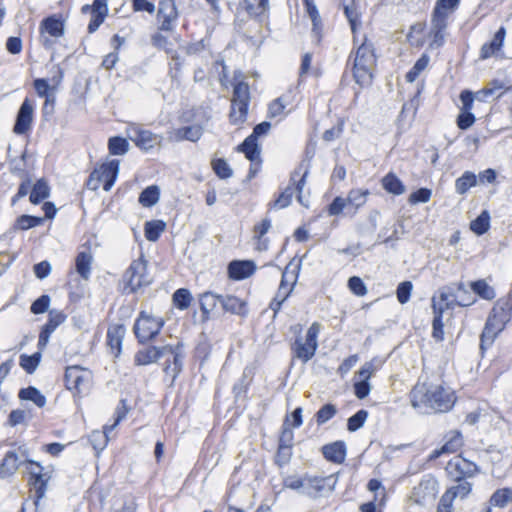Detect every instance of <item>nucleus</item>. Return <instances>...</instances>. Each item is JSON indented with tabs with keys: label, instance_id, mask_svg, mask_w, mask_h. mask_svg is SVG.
I'll use <instances>...</instances> for the list:
<instances>
[{
	"label": "nucleus",
	"instance_id": "f257e3e1",
	"mask_svg": "<svg viewBox=\"0 0 512 512\" xmlns=\"http://www.w3.org/2000/svg\"><path fill=\"white\" fill-rule=\"evenodd\" d=\"M455 400L454 393L439 384L417 383L410 392L412 407L422 413H428V410L448 412L453 408Z\"/></svg>",
	"mask_w": 512,
	"mask_h": 512
},
{
	"label": "nucleus",
	"instance_id": "f03ea898",
	"mask_svg": "<svg viewBox=\"0 0 512 512\" xmlns=\"http://www.w3.org/2000/svg\"><path fill=\"white\" fill-rule=\"evenodd\" d=\"M166 354L173 358V365L167 364L163 367L166 377L170 378V384H173L183 369L185 353L183 344L177 342L176 345L167 344L164 346H148L139 350L134 356V362L138 366L148 365L162 359Z\"/></svg>",
	"mask_w": 512,
	"mask_h": 512
},
{
	"label": "nucleus",
	"instance_id": "7ed1b4c3",
	"mask_svg": "<svg viewBox=\"0 0 512 512\" xmlns=\"http://www.w3.org/2000/svg\"><path fill=\"white\" fill-rule=\"evenodd\" d=\"M353 60L352 72L355 82L361 87H367L372 84L373 73L377 63V56L372 42L366 38L352 51L348 58V64Z\"/></svg>",
	"mask_w": 512,
	"mask_h": 512
},
{
	"label": "nucleus",
	"instance_id": "20e7f679",
	"mask_svg": "<svg viewBox=\"0 0 512 512\" xmlns=\"http://www.w3.org/2000/svg\"><path fill=\"white\" fill-rule=\"evenodd\" d=\"M512 316V296L507 295L500 298L494 304V307L486 321L485 327L480 338V347L492 345L496 336L505 328Z\"/></svg>",
	"mask_w": 512,
	"mask_h": 512
},
{
	"label": "nucleus",
	"instance_id": "39448f33",
	"mask_svg": "<svg viewBox=\"0 0 512 512\" xmlns=\"http://www.w3.org/2000/svg\"><path fill=\"white\" fill-rule=\"evenodd\" d=\"M460 2L461 0H436L430 20L431 47L444 45L449 17L458 9Z\"/></svg>",
	"mask_w": 512,
	"mask_h": 512
},
{
	"label": "nucleus",
	"instance_id": "423d86ee",
	"mask_svg": "<svg viewBox=\"0 0 512 512\" xmlns=\"http://www.w3.org/2000/svg\"><path fill=\"white\" fill-rule=\"evenodd\" d=\"M310 169V161L303 160L300 164L295 168L290 178V185H288L283 192L279 194L276 200L271 204L273 207L277 208H286L291 204L292 197L294 195L295 190L298 192L297 199L298 201L304 205L302 201V190L306 183V178L309 174Z\"/></svg>",
	"mask_w": 512,
	"mask_h": 512
},
{
	"label": "nucleus",
	"instance_id": "0eeeda50",
	"mask_svg": "<svg viewBox=\"0 0 512 512\" xmlns=\"http://www.w3.org/2000/svg\"><path fill=\"white\" fill-rule=\"evenodd\" d=\"M119 170L120 161L118 159H113L95 167L86 181V187L89 190L96 191L103 182V189L110 191L117 180Z\"/></svg>",
	"mask_w": 512,
	"mask_h": 512
},
{
	"label": "nucleus",
	"instance_id": "6e6552de",
	"mask_svg": "<svg viewBox=\"0 0 512 512\" xmlns=\"http://www.w3.org/2000/svg\"><path fill=\"white\" fill-rule=\"evenodd\" d=\"M321 325L318 322H314L308 328L305 339L297 337L291 346L293 358L300 360L302 363H307L313 358L318 347V334L320 332Z\"/></svg>",
	"mask_w": 512,
	"mask_h": 512
},
{
	"label": "nucleus",
	"instance_id": "1a4fd4ad",
	"mask_svg": "<svg viewBox=\"0 0 512 512\" xmlns=\"http://www.w3.org/2000/svg\"><path fill=\"white\" fill-rule=\"evenodd\" d=\"M123 281L125 290L129 293H135L141 287L149 285L152 277L147 270V261L144 258L133 260L123 276Z\"/></svg>",
	"mask_w": 512,
	"mask_h": 512
},
{
	"label": "nucleus",
	"instance_id": "9d476101",
	"mask_svg": "<svg viewBox=\"0 0 512 512\" xmlns=\"http://www.w3.org/2000/svg\"><path fill=\"white\" fill-rule=\"evenodd\" d=\"M164 325L162 318L154 317L145 311H142L135 322L134 332L140 343L148 342L154 339L161 331Z\"/></svg>",
	"mask_w": 512,
	"mask_h": 512
},
{
	"label": "nucleus",
	"instance_id": "9b49d317",
	"mask_svg": "<svg viewBox=\"0 0 512 512\" xmlns=\"http://www.w3.org/2000/svg\"><path fill=\"white\" fill-rule=\"evenodd\" d=\"M64 379L68 390L74 394H81L89 386L92 373L81 366H69L66 368Z\"/></svg>",
	"mask_w": 512,
	"mask_h": 512
},
{
	"label": "nucleus",
	"instance_id": "f8f14e48",
	"mask_svg": "<svg viewBox=\"0 0 512 512\" xmlns=\"http://www.w3.org/2000/svg\"><path fill=\"white\" fill-rule=\"evenodd\" d=\"M438 491L437 480L432 475H425L419 484L414 487L411 498L417 504L427 505L436 499Z\"/></svg>",
	"mask_w": 512,
	"mask_h": 512
},
{
	"label": "nucleus",
	"instance_id": "ddd939ff",
	"mask_svg": "<svg viewBox=\"0 0 512 512\" xmlns=\"http://www.w3.org/2000/svg\"><path fill=\"white\" fill-rule=\"evenodd\" d=\"M446 471L451 480L459 481L475 476L479 472V467L475 463L458 455L447 463Z\"/></svg>",
	"mask_w": 512,
	"mask_h": 512
},
{
	"label": "nucleus",
	"instance_id": "4468645a",
	"mask_svg": "<svg viewBox=\"0 0 512 512\" xmlns=\"http://www.w3.org/2000/svg\"><path fill=\"white\" fill-rule=\"evenodd\" d=\"M129 138L142 151H149L162 141V137L137 125L129 129Z\"/></svg>",
	"mask_w": 512,
	"mask_h": 512
},
{
	"label": "nucleus",
	"instance_id": "2eb2a0df",
	"mask_svg": "<svg viewBox=\"0 0 512 512\" xmlns=\"http://www.w3.org/2000/svg\"><path fill=\"white\" fill-rule=\"evenodd\" d=\"M459 289H462L461 286L455 285V283L439 288L431 299L432 309L441 307L442 312L454 309L457 306L455 297H458L455 291Z\"/></svg>",
	"mask_w": 512,
	"mask_h": 512
},
{
	"label": "nucleus",
	"instance_id": "dca6fc26",
	"mask_svg": "<svg viewBox=\"0 0 512 512\" xmlns=\"http://www.w3.org/2000/svg\"><path fill=\"white\" fill-rule=\"evenodd\" d=\"M177 18L178 11L174 0H161L157 12L159 30L172 31Z\"/></svg>",
	"mask_w": 512,
	"mask_h": 512
},
{
	"label": "nucleus",
	"instance_id": "f3484780",
	"mask_svg": "<svg viewBox=\"0 0 512 512\" xmlns=\"http://www.w3.org/2000/svg\"><path fill=\"white\" fill-rule=\"evenodd\" d=\"M33 105L31 101L26 98L17 113L16 121L13 127V132L18 135L27 133L31 129L33 121Z\"/></svg>",
	"mask_w": 512,
	"mask_h": 512
},
{
	"label": "nucleus",
	"instance_id": "a211bd4d",
	"mask_svg": "<svg viewBox=\"0 0 512 512\" xmlns=\"http://www.w3.org/2000/svg\"><path fill=\"white\" fill-rule=\"evenodd\" d=\"M336 480L333 479V476L328 477H312L306 476V486L305 491H301L302 494L307 495L309 497L315 498L321 492H323L326 487L329 490H333Z\"/></svg>",
	"mask_w": 512,
	"mask_h": 512
},
{
	"label": "nucleus",
	"instance_id": "6ab92c4d",
	"mask_svg": "<svg viewBox=\"0 0 512 512\" xmlns=\"http://www.w3.org/2000/svg\"><path fill=\"white\" fill-rule=\"evenodd\" d=\"M39 32L40 35L47 34L56 39L60 38L65 33V21L61 15H50L40 22Z\"/></svg>",
	"mask_w": 512,
	"mask_h": 512
},
{
	"label": "nucleus",
	"instance_id": "aec40b11",
	"mask_svg": "<svg viewBox=\"0 0 512 512\" xmlns=\"http://www.w3.org/2000/svg\"><path fill=\"white\" fill-rule=\"evenodd\" d=\"M50 479V472L42 474L32 473V476H29L28 478V484L35 491V499L32 503L35 506V511L38 509L41 499L44 498L46 494L48 482L50 481Z\"/></svg>",
	"mask_w": 512,
	"mask_h": 512
},
{
	"label": "nucleus",
	"instance_id": "412c9836",
	"mask_svg": "<svg viewBox=\"0 0 512 512\" xmlns=\"http://www.w3.org/2000/svg\"><path fill=\"white\" fill-rule=\"evenodd\" d=\"M505 36L506 29L501 26L494 34L492 40L482 45L480 49V59L485 60L492 56H497L503 47Z\"/></svg>",
	"mask_w": 512,
	"mask_h": 512
},
{
	"label": "nucleus",
	"instance_id": "4be33fe9",
	"mask_svg": "<svg viewBox=\"0 0 512 512\" xmlns=\"http://www.w3.org/2000/svg\"><path fill=\"white\" fill-rule=\"evenodd\" d=\"M291 266L292 264H288L285 267V270L282 273L278 291L269 305L270 309L274 311V314H277L280 311L282 304L287 300L293 290L292 285H286V277H288L290 274Z\"/></svg>",
	"mask_w": 512,
	"mask_h": 512
},
{
	"label": "nucleus",
	"instance_id": "5701e85b",
	"mask_svg": "<svg viewBox=\"0 0 512 512\" xmlns=\"http://www.w3.org/2000/svg\"><path fill=\"white\" fill-rule=\"evenodd\" d=\"M256 269V265L250 260H234L228 265L229 277L233 280H243L251 276Z\"/></svg>",
	"mask_w": 512,
	"mask_h": 512
},
{
	"label": "nucleus",
	"instance_id": "b1692460",
	"mask_svg": "<svg viewBox=\"0 0 512 512\" xmlns=\"http://www.w3.org/2000/svg\"><path fill=\"white\" fill-rule=\"evenodd\" d=\"M321 450L325 459L330 462L341 464L345 461L347 449L344 441L326 444Z\"/></svg>",
	"mask_w": 512,
	"mask_h": 512
},
{
	"label": "nucleus",
	"instance_id": "393cba45",
	"mask_svg": "<svg viewBox=\"0 0 512 512\" xmlns=\"http://www.w3.org/2000/svg\"><path fill=\"white\" fill-rule=\"evenodd\" d=\"M203 134V129L200 125L184 126L173 130L169 138L176 142L188 140L191 142H197Z\"/></svg>",
	"mask_w": 512,
	"mask_h": 512
},
{
	"label": "nucleus",
	"instance_id": "a878e982",
	"mask_svg": "<svg viewBox=\"0 0 512 512\" xmlns=\"http://www.w3.org/2000/svg\"><path fill=\"white\" fill-rule=\"evenodd\" d=\"M221 300L222 295L212 291H206L199 295L200 310L204 320L210 318V313L216 309L218 304L221 305Z\"/></svg>",
	"mask_w": 512,
	"mask_h": 512
},
{
	"label": "nucleus",
	"instance_id": "bb28decb",
	"mask_svg": "<svg viewBox=\"0 0 512 512\" xmlns=\"http://www.w3.org/2000/svg\"><path fill=\"white\" fill-rule=\"evenodd\" d=\"M20 465L21 461L15 451L6 452L0 463V479L12 477L17 472Z\"/></svg>",
	"mask_w": 512,
	"mask_h": 512
},
{
	"label": "nucleus",
	"instance_id": "cd10ccee",
	"mask_svg": "<svg viewBox=\"0 0 512 512\" xmlns=\"http://www.w3.org/2000/svg\"><path fill=\"white\" fill-rule=\"evenodd\" d=\"M221 307L225 312L246 316L248 314L247 303L233 295H222Z\"/></svg>",
	"mask_w": 512,
	"mask_h": 512
},
{
	"label": "nucleus",
	"instance_id": "c85d7f7f",
	"mask_svg": "<svg viewBox=\"0 0 512 512\" xmlns=\"http://www.w3.org/2000/svg\"><path fill=\"white\" fill-rule=\"evenodd\" d=\"M125 332L126 329L123 324H112L107 330V344L116 356L121 352Z\"/></svg>",
	"mask_w": 512,
	"mask_h": 512
},
{
	"label": "nucleus",
	"instance_id": "c756f323",
	"mask_svg": "<svg viewBox=\"0 0 512 512\" xmlns=\"http://www.w3.org/2000/svg\"><path fill=\"white\" fill-rule=\"evenodd\" d=\"M236 149L238 152L243 153L249 161L261 162V151L258 145V140H255L254 136L249 135L248 137H246L245 140L241 144H239Z\"/></svg>",
	"mask_w": 512,
	"mask_h": 512
},
{
	"label": "nucleus",
	"instance_id": "7c9ffc66",
	"mask_svg": "<svg viewBox=\"0 0 512 512\" xmlns=\"http://www.w3.org/2000/svg\"><path fill=\"white\" fill-rule=\"evenodd\" d=\"M120 404H121V406H118L116 408V412H115L116 418L114 420V423L112 425L104 426L103 433L93 432L92 436H91L92 440H94L96 438H104V446L107 444L109 433L111 431H113V429L126 417V415L128 413V409L126 407L125 400H121Z\"/></svg>",
	"mask_w": 512,
	"mask_h": 512
},
{
	"label": "nucleus",
	"instance_id": "2f4dec72",
	"mask_svg": "<svg viewBox=\"0 0 512 512\" xmlns=\"http://www.w3.org/2000/svg\"><path fill=\"white\" fill-rule=\"evenodd\" d=\"M381 184L383 189L393 195L399 196L402 195L405 191V185L399 179V177L393 173H387L381 180Z\"/></svg>",
	"mask_w": 512,
	"mask_h": 512
},
{
	"label": "nucleus",
	"instance_id": "473e14b6",
	"mask_svg": "<svg viewBox=\"0 0 512 512\" xmlns=\"http://www.w3.org/2000/svg\"><path fill=\"white\" fill-rule=\"evenodd\" d=\"M306 12L312 21V33L320 39L322 32V20L313 0H303Z\"/></svg>",
	"mask_w": 512,
	"mask_h": 512
},
{
	"label": "nucleus",
	"instance_id": "72a5a7b5",
	"mask_svg": "<svg viewBox=\"0 0 512 512\" xmlns=\"http://www.w3.org/2000/svg\"><path fill=\"white\" fill-rule=\"evenodd\" d=\"M50 196V187L44 178L38 179L33 185L29 200L32 204H39Z\"/></svg>",
	"mask_w": 512,
	"mask_h": 512
},
{
	"label": "nucleus",
	"instance_id": "f704fd0d",
	"mask_svg": "<svg viewBox=\"0 0 512 512\" xmlns=\"http://www.w3.org/2000/svg\"><path fill=\"white\" fill-rule=\"evenodd\" d=\"M243 7L249 16L260 18L269 11V0H244Z\"/></svg>",
	"mask_w": 512,
	"mask_h": 512
},
{
	"label": "nucleus",
	"instance_id": "c9c22d12",
	"mask_svg": "<svg viewBox=\"0 0 512 512\" xmlns=\"http://www.w3.org/2000/svg\"><path fill=\"white\" fill-rule=\"evenodd\" d=\"M249 104L231 103L229 112V121L232 125L240 126L244 124L248 116Z\"/></svg>",
	"mask_w": 512,
	"mask_h": 512
},
{
	"label": "nucleus",
	"instance_id": "e433bc0d",
	"mask_svg": "<svg viewBox=\"0 0 512 512\" xmlns=\"http://www.w3.org/2000/svg\"><path fill=\"white\" fill-rule=\"evenodd\" d=\"M477 185V176L474 172L465 171L455 181V191L459 195L466 194L470 188Z\"/></svg>",
	"mask_w": 512,
	"mask_h": 512
},
{
	"label": "nucleus",
	"instance_id": "4c0bfd02",
	"mask_svg": "<svg viewBox=\"0 0 512 512\" xmlns=\"http://www.w3.org/2000/svg\"><path fill=\"white\" fill-rule=\"evenodd\" d=\"M510 87H506L505 83L499 79H493L490 81L486 87L479 90L475 97L478 101H486L488 97L493 96L497 91L500 90H509Z\"/></svg>",
	"mask_w": 512,
	"mask_h": 512
},
{
	"label": "nucleus",
	"instance_id": "58836bf2",
	"mask_svg": "<svg viewBox=\"0 0 512 512\" xmlns=\"http://www.w3.org/2000/svg\"><path fill=\"white\" fill-rule=\"evenodd\" d=\"M18 396L21 400L33 402L39 408L44 407L46 404V397L33 386L21 389Z\"/></svg>",
	"mask_w": 512,
	"mask_h": 512
},
{
	"label": "nucleus",
	"instance_id": "ea45409f",
	"mask_svg": "<svg viewBox=\"0 0 512 512\" xmlns=\"http://www.w3.org/2000/svg\"><path fill=\"white\" fill-rule=\"evenodd\" d=\"M45 222V218L32 216V215H21L16 218L13 229L25 231L37 226L42 225Z\"/></svg>",
	"mask_w": 512,
	"mask_h": 512
},
{
	"label": "nucleus",
	"instance_id": "a19ab883",
	"mask_svg": "<svg viewBox=\"0 0 512 512\" xmlns=\"http://www.w3.org/2000/svg\"><path fill=\"white\" fill-rule=\"evenodd\" d=\"M160 189L157 185L146 187L139 195L138 201L143 207H152L159 201Z\"/></svg>",
	"mask_w": 512,
	"mask_h": 512
},
{
	"label": "nucleus",
	"instance_id": "79ce46f5",
	"mask_svg": "<svg viewBox=\"0 0 512 512\" xmlns=\"http://www.w3.org/2000/svg\"><path fill=\"white\" fill-rule=\"evenodd\" d=\"M193 301L191 292L186 288L177 289L172 295L173 305L178 310H186L190 307Z\"/></svg>",
	"mask_w": 512,
	"mask_h": 512
},
{
	"label": "nucleus",
	"instance_id": "37998d69",
	"mask_svg": "<svg viewBox=\"0 0 512 512\" xmlns=\"http://www.w3.org/2000/svg\"><path fill=\"white\" fill-rule=\"evenodd\" d=\"M470 287L472 291L482 299L492 300L496 296L494 288L484 279L471 282Z\"/></svg>",
	"mask_w": 512,
	"mask_h": 512
},
{
	"label": "nucleus",
	"instance_id": "c03bdc74",
	"mask_svg": "<svg viewBox=\"0 0 512 512\" xmlns=\"http://www.w3.org/2000/svg\"><path fill=\"white\" fill-rule=\"evenodd\" d=\"M166 223L163 220H151L145 223L144 234L147 240L156 241L165 230Z\"/></svg>",
	"mask_w": 512,
	"mask_h": 512
},
{
	"label": "nucleus",
	"instance_id": "a18cd8bd",
	"mask_svg": "<svg viewBox=\"0 0 512 512\" xmlns=\"http://www.w3.org/2000/svg\"><path fill=\"white\" fill-rule=\"evenodd\" d=\"M250 89L248 83L239 81L233 86V94L231 103H247L250 104Z\"/></svg>",
	"mask_w": 512,
	"mask_h": 512
},
{
	"label": "nucleus",
	"instance_id": "49530a36",
	"mask_svg": "<svg viewBox=\"0 0 512 512\" xmlns=\"http://www.w3.org/2000/svg\"><path fill=\"white\" fill-rule=\"evenodd\" d=\"M447 440L442 445V451L446 454L455 453L458 451L463 445V437L459 431H451L446 436Z\"/></svg>",
	"mask_w": 512,
	"mask_h": 512
},
{
	"label": "nucleus",
	"instance_id": "de8ad7c7",
	"mask_svg": "<svg viewBox=\"0 0 512 512\" xmlns=\"http://www.w3.org/2000/svg\"><path fill=\"white\" fill-rule=\"evenodd\" d=\"M369 194L368 189H352L349 191L346 200L348 205L354 207L356 211L366 203Z\"/></svg>",
	"mask_w": 512,
	"mask_h": 512
},
{
	"label": "nucleus",
	"instance_id": "09e8293b",
	"mask_svg": "<svg viewBox=\"0 0 512 512\" xmlns=\"http://www.w3.org/2000/svg\"><path fill=\"white\" fill-rule=\"evenodd\" d=\"M344 14L350 24L352 33L355 35L358 28L361 26V14L354 2L350 5H344Z\"/></svg>",
	"mask_w": 512,
	"mask_h": 512
},
{
	"label": "nucleus",
	"instance_id": "8fccbe9b",
	"mask_svg": "<svg viewBox=\"0 0 512 512\" xmlns=\"http://www.w3.org/2000/svg\"><path fill=\"white\" fill-rule=\"evenodd\" d=\"M489 227L490 215L486 210L482 211L481 214L470 223V229L477 235H483L488 231Z\"/></svg>",
	"mask_w": 512,
	"mask_h": 512
},
{
	"label": "nucleus",
	"instance_id": "3c124183",
	"mask_svg": "<svg viewBox=\"0 0 512 512\" xmlns=\"http://www.w3.org/2000/svg\"><path fill=\"white\" fill-rule=\"evenodd\" d=\"M443 313L441 307L433 309V321H432V337L436 341H443L444 339V324L442 321Z\"/></svg>",
	"mask_w": 512,
	"mask_h": 512
},
{
	"label": "nucleus",
	"instance_id": "603ef678",
	"mask_svg": "<svg viewBox=\"0 0 512 512\" xmlns=\"http://www.w3.org/2000/svg\"><path fill=\"white\" fill-rule=\"evenodd\" d=\"M108 149L112 155H124L129 150V142L123 137L114 136L108 140Z\"/></svg>",
	"mask_w": 512,
	"mask_h": 512
},
{
	"label": "nucleus",
	"instance_id": "864d4df0",
	"mask_svg": "<svg viewBox=\"0 0 512 512\" xmlns=\"http://www.w3.org/2000/svg\"><path fill=\"white\" fill-rule=\"evenodd\" d=\"M509 502H512V489L510 488L498 489L490 498V503L500 508L505 507Z\"/></svg>",
	"mask_w": 512,
	"mask_h": 512
},
{
	"label": "nucleus",
	"instance_id": "5fc2aeb1",
	"mask_svg": "<svg viewBox=\"0 0 512 512\" xmlns=\"http://www.w3.org/2000/svg\"><path fill=\"white\" fill-rule=\"evenodd\" d=\"M337 414V408L334 404L328 403L322 406L315 414L317 425L321 426L332 419Z\"/></svg>",
	"mask_w": 512,
	"mask_h": 512
},
{
	"label": "nucleus",
	"instance_id": "6e6d98bb",
	"mask_svg": "<svg viewBox=\"0 0 512 512\" xmlns=\"http://www.w3.org/2000/svg\"><path fill=\"white\" fill-rule=\"evenodd\" d=\"M212 169L220 179H228L233 175V170L223 158L212 160Z\"/></svg>",
	"mask_w": 512,
	"mask_h": 512
},
{
	"label": "nucleus",
	"instance_id": "4d7b16f0",
	"mask_svg": "<svg viewBox=\"0 0 512 512\" xmlns=\"http://www.w3.org/2000/svg\"><path fill=\"white\" fill-rule=\"evenodd\" d=\"M41 359V354L36 352L32 355L22 354L20 356V366L28 373L32 374L38 367Z\"/></svg>",
	"mask_w": 512,
	"mask_h": 512
},
{
	"label": "nucleus",
	"instance_id": "13d9d810",
	"mask_svg": "<svg viewBox=\"0 0 512 512\" xmlns=\"http://www.w3.org/2000/svg\"><path fill=\"white\" fill-rule=\"evenodd\" d=\"M455 285H460L462 289L455 291L458 297H455L457 306L467 307L471 306L476 302V298L469 292V290L465 287L462 282L455 283Z\"/></svg>",
	"mask_w": 512,
	"mask_h": 512
},
{
	"label": "nucleus",
	"instance_id": "bf43d9fd",
	"mask_svg": "<svg viewBox=\"0 0 512 512\" xmlns=\"http://www.w3.org/2000/svg\"><path fill=\"white\" fill-rule=\"evenodd\" d=\"M368 417V411L361 409L352 415L347 421V429L350 432H355L360 429Z\"/></svg>",
	"mask_w": 512,
	"mask_h": 512
},
{
	"label": "nucleus",
	"instance_id": "052dcab7",
	"mask_svg": "<svg viewBox=\"0 0 512 512\" xmlns=\"http://www.w3.org/2000/svg\"><path fill=\"white\" fill-rule=\"evenodd\" d=\"M292 457V447L290 446H284V445H278V449L275 455V463L282 467L286 464H288Z\"/></svg>",
	"mask_w": 512,
	"mask_h": 512
},
{
	"label": "nucleus",
	"instance_id": "680f3d73",
	"mask_svg": "<svg viewBox=\"0 0 512 512\" xmlns=\"http://www.w3.org/2000/svg\"><path fill=\"white\" fill-rule=\"evenodd\" d=\"M92 258H76V271L85 280H88L91 274Z\"/></svg>",
	"mask_w": 512,
	"mask_h": 512
},
{
	"label": "nucleus",
	"instance_id": "e2e57ef3",
	"mask_svg": "<svg viewBox=\"0 0 512 512\" xmlns=\"http://www.w3.org/2000/svg\"><path fill=\"white\" fill-rule=\"evenodd\" d=\"M413 285L410 281L401 282L397 287V300L401 304H405L409 301Z\"/></svg>",
	"mask_w": 512,
	"mask_h": 512
},
{
	"label": "nucleus",
	"instance_id": "0e129e2a",
	"mask_svg": "<svg viewBox=\"0 0 512 512\" xmlns=\"http://www.w3.org/2000/svg\"><path fill=\"white\" fill-rule=\"evenodd\" d=\"M67 316L62 311L59 310H50L49 311V319L47 323L44 325L52 330H56V328L65 322Z\"/></svg>",
	"mask_w": 512,
	"mask_h": 512
},
{
	"label": "nucleus",
	"instance_id": "69168bd1",
	"mask_svg": "<svg viewBox=\"0 0 512 512\" xmlns=\"http://www.w3.org/2000/svg\"><path fill=\"white\" fill-rule=\"evenodd\" d=\"M348 205L346 198H342L337 196L333 199V201L328 205L327 212L329 216H338L340 215L344 208Z\"/></svg>",
	"mask_w": 512,
	"mask_h": 512
},
{
	"label": "nucleus",
	"instance_id": "338daca9",
	"mask_svg": "<svg viewBox=\"0 0 512 512\" xmlns=\"http://www.w3.org/2000/svg\"><path fill=\"white\" fill-rule=\"evenodd\" d=\"M432 192L428 188H420L409 196V203H427L431 198Z\"/></svg>",
	"mask_w": 512,
	"mask_h": 512
},
{
	"label": "nucleus",
	"instance_id": "774afa93",
	"mask_svg": "<svg viewBox=\"0 0 512 512\" xmlns=\"http://www.w3.org/2000/svg\"><path fill=\"white\" fill-rule=\"evenodd\" d=\"M475 120L476 118L471 111H461L456 122L459 129L467 130L474 124Z\"/></svg>",
	"mask_w": 512,
	"mask_h": 512
}]
</instances>
